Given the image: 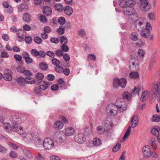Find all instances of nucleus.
I'll return each mask as SVG.
<instances>
[{
    "mask_svg": "<svg viewBox=\"0 0 160 160\" xmlns=\"http://www.w3.org/2000/svg\"><path fill=\"white\" fill-rule=\"evenodd\" d=\"M151 94L152 95L150 98V102H153L157 98L158 102L160 101V78L159 82L157 84H153L151 87Z\"/></svg>",
    "mask_w": 160,
    "mask_h": 160,
    "instance_id": "f257e3e1",
    "label": "nucleus"
},
{
    "mask_svg": "<svg viewBox=\"0 0 160 160\" xmlns=\"http://www.w3.org/2000/svg\"><path fill=\"white\" fill-rule=\"evenodd\" d=\"M126 4L124 1L121 0L119 2V5L123 8V13L127 16H131L135 12V9L131 6H128Z\"/></svg>",
    "mask_w": 160,
    "mask_h": 160,
    "instance_id": "f03ea898",
    "label": "nucleus"
},
{
    "mask_svg": "<svg viewBox=\"0 0 160 160\" xmlns=\"http://www.w3.org/2000/svg\"><path fill=\"white\" fill-rule=\"evenodd\" d=\"M114 105L121 112H123L126 110L127 107V104L125 100L122 98L117 99L115 102Z\"/></svg>",
    "mask_w": 160,
    "mask_h": 160,
    "instance_id": "7ed1b4c3",
    "label": "nucleus"
},
{
    "mask_svg": "<svg viewBox=\"0 0 160 160\" xmlns=\"http://www.w3.org/2000/svg\"><path fill=\"white\" fill-rule=\"evenodd\" d=\"M127 83L126 79L125 78L119 79L115 78L113 80V86L116 88L119 86L123 88L125 87Z\"/></svg>",
    "mask_w": 160,
    "mask_h": 160,
    "instance_id": "20e7f679",
    "label": "nucleus"
},
{
    "mask_svg": "<svg viewBox=\"0 0 160 160\" xmlns=\"http://www.w3.org/2000/svg\"><path fill=\"white\" fill-rule=\"evenodd\" d=\"M43 145L45 150H49L54 147V142L51 138H46L43 141Z\"/></svg>",
    "mask_w": 160,
    "mask_h": 160,
    "instance_id": "39448f33",
    "label": "nucleus"
},
{
    "mask_svg": "<svg viewBox=\"0 0 160 160\" xmlns=\"http://www.w3.org/2000/svg\"><path fill=\"white\" fill-rule=\"evenodd\" d=\"M118 111L119 110L115 106L114 104H113L110 107L107 108V113L111 116L116 115Z\"/></svg>",
    "mask_w": 160,
    "mask_h": 160,
    "instance_id": "423d86ee",
    "label": "nucleus"
},
{
    "mask_svg": "<svg viewBox=\"0 0 160 160\" xmlns=\"http://www.w3.org/2000/svg\"><path fill=\"white\" fill-rule=\"evenodd\" d=\"M140 7L142 10L147 11L149 9L150 7L148 0H140Z\"/></svg>",
    "mask_w": 160,
    "mask_h": 160,
    "instance_id": "0eeeda50",
    "label": "nucleus"
},
{
    "mask_svg": "<svg viewBox=\"0 0 160 160\" xmlns=\"http://www.w3.org/2000/svg\"><path fill=\"white\" fill-rule=\"evenodd\" d=\"M75 139L76 142L79 143H83L86 140L84 135L82 133L76 135Z\"/></svg>",
    "mask_w": 160,
    "mask_h": 160,
    "instance_id": "6e6552de",
    "label": "nucleus"
},
{
    "mask_svg": "<svg viewBox=\"0 0 160 160\" xmlns=\"http://www.w3.org/2000/svg\"><path fill=\"white\" fill-rule=\"evenodd\" d=\"M12 131H15L21 135H23L25 134L24 131L22 127L19 126H16V125L12 126Z\"/></svg>",
    "mask_w": 160,
    "mask_h": 160,
    "instance_id": "1a4fd4ad",
    "label": "nucleus"
},
{
    "mask_svg": "<svg viewBox=\"0 0 160 160\" xmlns=\"http://www.w3.org/2000/svg\"><path fill=\"white\" fill-rule=\"evenodd\" d=\"M10 119L12 123L14 125L19 124L21 122L20 118L17 115H12Z\"/></svg>",
    "mask_w": 160,
    "mask_h": 160,
    "instance_id": "9d476101",
    "label": "nucleus"
},
{
    "mask_svg": "<svg viewBox=\"0 0 160 160\" xmlns=\"http://www.w3.org/2000/svg\"><path fill=\"white\" fill-rule=\"evenodd\" d=\"M22 57L27 63L31 64L32 63L33 60L32 58L30 57V55L27 52H24L22 53Z\"/></svg>",
    "mask_w": 160,
    "mask_h": 160,
    "instance_id": "9b49d317",
    "label": "nucleus"
},
{
    "mask_svg": "<svg viewBox=\"0 0 160 160\" xmlns=\"http://www.w3.org/2000/svg\"><path fill=\"white\" fill-rule=\"evenodd\" d=\"M44 77L43 74L41 73L38 72L35 75V84H39L40 82L43 80H42Z\"/></svg>",
    "mask_w": 160,
    "mask_h": 160,
    "instance_id": "f8f14e48",
    "label": "nucleus"
},
{
    "mask_svg": "<svg viewBox=\"0 0 160 160\" xmlns=\"http://www.w3.org/2000/svg\"><path fill=\"white\" fill-rule=\"evenodd\" d=\"M138 117L137 115H134L132 118L131 123L132 124L131 127L134 128L138 124Z\"/></svg>",
    "mask_w": 160,
    "mask_h": 160,
    "instance_id": "ddd939ff",
    "label": "nucleus"
},
{
    "mask_svg": "<svg viewBox=\"0 0 160 160\" xmlns=\"http://www.w3.org/2000/svg\"><path fill=\"white\" fill-rule=\"evenodd\" d=\"M75 130L72 127H68L65 130L66 135L68 136H71L74 134Z\"/></svg>",
    "mask_w": 160,
    "mask_h": 160,
    "instance_id": "4468645a",
    "label": "nucleus"
},
{
    "mask_svg": "<svg viewBox=\"0 0 160 160\" xmlns=\"http://www.w3.org/2000/svg\"><path fill=\"white\" fill-rule=\"evenodd\" d=\"M104 124L105 127L108 128L113 126V122L110 118L107 117L104 121Z\"/></svg>",
    "mask_w": 160,
    "mask_h": 160,
    "instance_id": "2eb2a0df",
    "label": "nucleus"
},
{
    "mask_svg": "<svg viewBox=\"0 0 160 160\" xmlns=\"http://www.w3.org/2000/svg\"><path fill=\"white\" fill-rule=\"evenodd\" d=\"M34 141L36 146L39 149H41L43 146V141L39 138L35 139Z\"/></svg>",
    "mask_w": 160,
    "mask_h": 160,
    "instance_id": "dca6fc26",
    "label": "nucleus"
},
{
    "mask_svg": "<svg viewBox=\"0 0 160 160\" xmlns=\"http://www.w3.org/2000/svg\"><path fill=\"white\" fill-rule=\"evenodd\" d=\"M43 12L47 16H49L52 13V9L50 7L44 6L43 8Z\"/></svg>",
    "mask_w": 160,
    "mask_h": 160,
    "instance_id": "f3484780",
    "label": "nucleus"
},
{
    "mask_svg": "<svg viewBox=\"0 0 160 160\" xmlns=\"http://www.w3.org/2000/svg\"><path fill=\"white\" fill-rule=\"evenodd\" d=\"M64 124L62 121H58L55 122L54 124V128L56 129L59 130L62 128Z\"/></svg>",
    "mask_w": 160,
    "mask_h": 160,
    "instance_id": "a211bd4d",
    "label": "nucleus"
},
{
    "mask_svg": "<svg viewBox=\"0 0 160 160\" xmlns=\"http://www.w3.org/2000/svg\"><path fill=\"white\" fill-rule=\"evenodd\" d=\"M22 19L25 22H29L31 20V16L29 13H25L22 16Z\"/></svg>",
    "mask_w": 160,
    "mask_h": 160,
    "instance_id": "6ab92c4d",
    "label": "nucleus"
},
{
    "mask_svg": "<svg viewBox=\"0 0 160 160\" xmlns=\"http://www.w3.org/2000/svg\"><path fill=\"white\" fill-rule=\"evenodd\" d=\"M64 12L66 15L70 16L73 13L72 8L69 6H66L64 8Z\"/></svg>",
    "mask_w": 160,
    "mask_h": 160,
    "instance_id": "aec40b11",
    "label": "nucleus"
},
{
    "mask_svg": "<svg viewBox=\"0 0 160 160\" xmlns=\"http://www.w3.org/2000/svg\"><path fill=\"white\" fill-rule=\"evenodd\" d=\"M144 24L142 21L139 20L137 21L135 23V27L138 30H140L144 27Z\"/></svg>",
    "mask_w": 160,
    "mask_h": 160,
    "instance_id": "412c9836",
    "label": "nucleus"
},
{
    "mask_svg": "<svg viewBox=\"0 0 160 160\" xmlns=\"http://www.w3.org/2000/svg\"><path fill=\"white\" fill-rule=\"evenodd\" d=\"M129 37L132 41H137L138 39V33L136 32H132L129 35Z\"/></svg>",
    "mask_w": 160,
    "mask_h": 160,
    "instance_id": "4be33fe9",
    "label": "nucleus"
},
{
    "mask_svg": "<svg viewBox=\"0 0 160 160\" xmlns=\"http://www.w3.org/2000/svg\"><path fill=\"white\" fill-rule=\"evenodd\" d=\"M148 91L147 90H145L143 92L140 98V100L142 102L148 99Z\"/></svg>",
    "mask_w": 160,
    "mask_h": 160,
    "instance_id": "5701e85b",
    "label": "nucleus"
},
{
    "mask_svg": "<svg viewBox=\"0 0 160 160\" xmlns=\"http://www.w3.org/2000/svg\"><path fill=\"white\" fill-rule=\"evenodd\" d=\"M160 128L157 126L153 127L151 129V132L153 135H156L158 134Z\"/></svg>",
    "mask_w": 160,
    "mask_h": 160,
    "instance_id": "b1692460",
    "label": "nucleus"
},
{
    "mask_svg": "<svg viewBox=\"0 0 160 160\" xmlns=\"http://www.w3.org/2000/svg\"><path fill=\"white\" fill-rule=\"evenodd\" d=\"M16 79L20 86H22L24 85L25 78L23 77L19 76L18 77H17L16 78Z\"/></svg>",
    "mask_w": 160,
    "mask_h": 160,
    "instance_id": "393cba45",
    "label": "nucleus"
},
{
    "mask_svg": "<svg viewBox=\"0 0 160 160\" xmlns=\"http://www.w3.org/2000/svg\"><path fill=\"white\" fill-rule=\"evenodd\" d=\"M39 87L42 90H46L48 87V84L44 81H43L40 83Z\"/></svg>",
    "mask_w": 160,
    "mask_h": 160,
    "instance_id": "a878e982",
    "label": "nucleus"
},
{
    "mask_svg": "<svg viewBox=\"0 0 160 160\" xmlns=\"http://www.w3.org/2000/svg\"><path fill=\"white\" fill-rule=\"evenodd\" d=\"M131 94L128 92H124L122 94V98L124 100L126 99L127 100H129L132 97Z\"/></svg>",
    "mask_w": 160,
    "mask_h": 160,
    "instance_id": "bb28decb",
    "label": "nucleus"
},
{
    "mask_svg": "<svg viewBox=\"0 0 160 160\" xmlns=\"http://www.w3.org/2000/svg\"><path fill=\"white\" fill-rule=\"evenodd\" d=\"M25 83L32 84L35 83V79L30 77H27L25 78Z\"/></svg>",
    "mask_w": 160,
    "mask_h": 160,
    "instance_id": "cd10ccee",
    "label": "nucleus"
},
{
    "mask_svg": "<svg viewBox=\"0 0 160 160\" xmlns=\"http://www.w3.org/2000/svg\"><path fill=\"white\" fill-rule=\"evenodd\" d=\"M132 57V56L131 57V60L129 62V68L131 69L132 66H134L135 64V62H137L138 61L137 57Z\"/></svg>",
    "mask_w": 160,
    "mask_h": 160,
    "instance_id": "c85d7f7f",
    "label": "nucleus"
},
{
    "mask_svg": "<svg viewBox=\"0 0 160 160\" xmlns=\"http://www.w3.org/2000/svg\"><path fill=\"white\" fill-rule=\"evenodd\" d=\"M54 8L56 10L59 12H62L64 9V7L62 4L60 3L56 4L54 6Z\"/></svg>",
    "mask_w": 160,
    "mask_h": 160,
    "instance_id": "c756f323",
    "label": "nucleus"
},
{
    "mask_svg": "<svg viewBox=\"0 0 160 160\" xmlns=\"http://www.w3.org/2000/svg\"><path fill=\"white\" fill-rule=\"evenodd\" d=\"M3 127L4 129L8 132L12 131V129H13L12 126H11L9 123H4Z\"/></svg>",
    "mask_w": 160,
    "mask_h": 160,
    "instance_id": "7c9ffc66",
    "label": "nucleus"
},
{
    "mask_svg": "<svg viewBox=\"0 0 160 160\" xmlns=\"http://www.w3.org/2000/svg\"><path fill=\"white\" fill-rule=\"evenodd\" d=\"M129 76L132 79H138L139 78V74L137 72H131L129 74Z\"/></svg>",
    "mask_w": 160,
    "mask_h": 160,
    "instance_id": "2f4dec72",
    "label": "nucleus"
},
{
    "mask_svg": "<svg viewBox=\"0 0 160 160\" xmlns=\"http://www.w3.org/2000/svg\"><path fill=\"white\" fill-rule=\"evenodd\" d=\"M105 131V128L102 126H99L97 128V132L99 135H101L103 134L104 132Z\"/></svg>",
    "mask_w": 160,
    "mask_h": 160,
    "instance_id": "473e14b6",
    "label": "nucleus"
},
{
    "mask_svg": "<svg viewBox=\"0 0 160 160\" xmlns=\"http://www.w3.org/2000/svg\"><path fill=\"white\" fill-rule=\"evenodd\" d=\"M93 144L95 146H99L102 144L101 141L98 138H95L93 140Z\"/></svg>",
    "mask_w": 160,
    "mask_h": 160,
    "instance_id": "72a5a7b5",
    "label": "nucleus"
},
{
    "mask_svg": "<svg viewBox=\"0 0 160 160\" xmlns=\"http://www.w3.org/2000/svg\"><path fill=\"white\" fill-rule=\"evenodd\" d=\"M39 67L43 70H46L48 68V65L45 62H41L39 64Z\"/></svg>",
    "mask_w": 160,
    "mask_h": 160,
    "instance_id": "f704fd0d",
    "label": "nucleus"
},
{
    "mask_svg": "<svg viewBox=\"0 0 160 160\" xmlns=\"http://www.w3.org/2000/svg\"><path fill=\"white\" fill-rule=\"evenodd\" d=\"M65 27L62 25L59 26V28L57 30V32L60 35L63 34L65 32Z\"/></svg>",
    "mask_w": 160,
    "mask_h": 160,
    "instance_id": "c9c22d12",
    "label": "nucleus"
},
{
    "mask_svg": "<svg viewBox=\"0 0 160 160\" xmlns=\"http://www.w3.org/2000/svg\"><path fill=\"white\" fill-rule=\"evenodd\" d=\"M151 149H148L147 151L142 152L143 156L146 158H148L151 156Z\"/></svg>",
    "mask_w": 160,
    "mask_h": 160,
    "instance_id": "e433bc0d",
    "label": "nucleus"
},
{
    "mask_svg": "<svg viewBox=\"0 0 160 160\" xmlns=\"http://www.w3.org/2000/svg\"><path fill=\"white\" fill-rule=\"evenodd\" d=\"M124 2H125L126 4H128V6H132V7L136 3L134 0H128L127 1H124Z\"/></svg>",
    "mask_w": 160,
    "mask_h": 160,
    "instance_id": "4c0bfd02",
    "label": "nucleus"
},
{
    "mask_svg": "<svg viewBox=\"0 0 160 160\" xmlns=\"http://www.w3.org/2000/svg\"><path fill=\"white\" fill-rule=\"evenodd\" d=\"M60 42L62 44H66L68 42V39L65 36H61L60 38Z\"/></svg>",
    "mask_w": 160,
    "mask_h": 160,
    "instance_id": "58836bf2",
    "label": "nucleus"
},
{
    "mask_svg": "<svg viewBox=\"0 0 160 160\" xmlns=\"http://www.w3.org/2000/svg\"><path fill=\"white\" fill-rule=\"evenodd\" d=\"M38 17L39 18V20L40 21V22L43 23H45L47 22V19L45 16H43L42 15L38 14Z\"/></svg>",
    "mask_w": 160,
    "mask_h": 160,
    "instance_id": "ea45409f",
    "label": "nucleus"
},
{
    "mask_svg": "<svg viewBox=\"0 0 160 160\" xmlns=\"http://www.w3.org/2000/svg\"><path fill=\"white\" fill-rule=\"evenodd\" d=\"M33 40L35 43L38 44H40L42 42L41 38L38 36L35 37L33 39Z\"/></svg>",
    "mask_w": 160,
    "mask_h": 160,
    "instance_id": "a19ab883",
    "label": "nucleus"
},
{
    "mask_svg": "<svg viewBox=\"0 0 160 160\" xmlns=\"http://www.w3.org/2000/svg\"><path fill=\"white\" fill-rule=\"evenodd\" d=\"M3 78L5 80L10 81L12 80V77L11 75L8 73L4 74Z\"/></svg>",
    "mask_w": 160,
    "mask_h": 160,
    "instance_id": "79ce46f5",
    "label": "nucleus"
},
{
    "mask_svg": "<svg viewBox=\"0 0 160 160\" xmlns=\"http://www.w3.org/2000/svg\"><path fill=\"white\" fill-rule=\"evenodd\" d=\"M58 22L59 24L62 26L65 23L66 20L64 17H61L58 18Z\"/></svg>",
    "mask_w": 160,
    "mask_h": 160,
    "instance_id": "37998d69",
    "label": "nucleus"
},
{
    "mask_svg": "<svg viewBox=\"0 0 160 160\" xmlns=\"http://www.w3.org/2000/svg\"><path fill=\"white\" fill-rule=\"evenodd\" d=\"M51 62L53 64L56 66H58L60 63V61L54 58L52 59Z\"/></svg>",
    "mask_w": 160,
    "mask_h": 160,
    "instance_id": "c03bdc74",
    "label": "nucleus"
},
{
    "mask_svg": "<svg viewBox=\"0 0 160 160\" xmlns=\"http://www.w3.org/2000/svg\"><path fill=\"white\" fill-rule=\"evenodd\" d=\"M30 53L34 57H37L39 56V52L36 49H32L30 51Z\"/></svg>",
    "mask_w": 160,
    "mask_h": 160,
    "instance_id": "a18cd8bd",
    "label": "nucleus"
},
{
    "mask_svg": "<svg viewBox=\"0 0 160 160\" xmlns=\"http://www.w3.org/2000/svg\"><path fill=\"white\" fill-rule=\"evenodd\" d=\"M25 40L27 44H30L32 41V38L30 36H27L25 37Z\"/></svg>",
    "mask_w": 160,
    "mask_h": 160,
    "instance_id": "49530a36",
    "label": "nucleus"
},
{
    "mask_svg": "<svg viewBox=\"0 0 160 160\" xmlns=\"http://www.w3.org/2000/svg\"><path fill=\"white\" fill-rule=\"evenodd\" d=\"M145 28L148 33H149L150 32V30L152 29L151 24L147 22Z\"/></svg>",
    "mask_w": 160,
    "mask_h": 160,
    "instance_id": "de8ad7c7",
    "label": "nucleus"
},
{
    "mask_svg": "<svg viewBox=\"0 0 160 160\" xmlns=\"http://www.w3.org/2000/svg\"><path fill=\"white\" fill-rule=\"evenodd\" d=\"M152 119V121L153 122H159L160 121V117H159L157 114H155L153 115Z\"/></svg>",
    "mask_w": 160,
    "mask_h": 160,
    "instance_id": "09e8293b",
    "label": "nucleus"
},
{
    "mask_svg": "<svg viewBox=\"0 0 160 160\" xmlns=\"http://www.w3.org/2000/svg\"><path fill=\"white\" fill-rule=\"evenodd\" d=\"M23 152L24 154L28 158H31L32 157V155L29 151L26 149L23 150Z\"/></svg>",
    "mask_w": 160,
    "mask_h": 160,
    "instance_id": "8fccbe9b",
    "label": "nucleus"
},
{
    "mask_svg": "<svg viewBox=\"0 0 160 160\" xmlns=\"http://www.w3.org/2000/svg\"><path fill=\"white\" fill-rule=\"evenodd\" d=\"M121 146V145L120 143H118L113 148L112 151L113 152H116L120 148Z\"/></svg>",
    "mask_w": 160,
    "mask_h": 160,
    "instance_id": "3c124183",
    "label": "nucleus"
},
{
    "mask_svg": "<svg viewBox=\"0 0 160 160\" xmlns=\"http://www.w3.org/2000/svg\"><path fill=\"white\" fill-rule=\"evenodd\" d=\"M55 53L57 56L60 57L63 55V52L60 49H57L56 50Z\"/></svg>",
    "mask_w": 160,
    "mask_h": 160,
    "instance_id": "603ef678",
    "label": "nucleus"
},
{
    "mask_svg": "<svg viewBox=\"0 0 160 160\" xmlns=\"http://www.w3.org/2000/svg\"><path fill=\"white\" fill-rule=\"evenodd\" d=\"M61 48L62 51L67 52L69 50V47L66 45V44H62L61 46Z\"/></svg>",
    "mask_w": 160,
    "mask_h": 160,
    "instance_id": "864d4df0",
    "label": "nucleus"
},
{
    "mask_svg": "<svg viewBox=\"0 0 160 160\" xmlns=\"http://www.w3.org/2000/svg\"><path fill=\"white\" fill-rule=\"evenodd\" d=\"M26 76L29 77L32 76L31 72L29 70H27L25 69L23 72Z\"/></svg>",
    "mask_w": 160,
    "mask_h": 160,
    "instance_id": "5fc2aeb1",
    "label": "nucleus"
},
{
    "mask_svg": "<svg viewBox=\"0 0 160 160\" xmlns=\"http://www.w3.org/2000/svg\"><path fill=\"white\" fill-rule=\"evenodd\" d=\"M46 54L49 57L53 58L55 56L54 53L52 51H48L46 53Z\"/></svg>",
    "mask_w": 160,
    "mask_h": 160,
    "instance_id": "6e6d98bb",
    "label": "nucleus"
},
{
    "mask_svg": "<svg viewBox=\"0 0 160 160\" xmlns=\"http://www.w3.org/2000/svg\"><path fill=\"white\" fill-rule=\"evenodd\" d=\"M140 90L141 89L140 88H137L136 87H134L133 89L131 91V92L133 93L136 91V93L138 95Z\"/></svg>",
    "mask_w": 160,
    "mask_h": 160,
    "instance_id": "4d7b16f0",
    "label": "nucleus"
},
{
    "mask_svg": "<svg viewBox=\"0 0 160 160\" xmlns=\"http://www.w3.org/2000/svg\"><path fill=\"white\" fill-rule=\"evenodd\" d=\"M130 133L128 132H125L124 136L121 139V141L122 142H124L125 141L126 138L128 137Z\"/></svg>",
    "mask_w": 160,
    "mask_h": 160,
    "instance_id": "13d9d810",
    "label": "nucleus"
},
{
    "mask_svg": "<svg viewBox=\"0 0 160 160\" xmlns=\"http://www.w3.org/2000/svg\"><path fill=\"white\" fill-rule=\"evenodd\" d=\"M88 58L89 60H92L94 61L96 60V57L94 54H89L88 56Z\"/></svg>",
    "mask_w": 160,
    "mask_h": 160,
    "instance_id": "bf43d9fd",
    "label": "nucleus"
},
{
    "mask_svg": "<svg viewBox=\"0 0 160 160\" xmlns=\"http://www.w3.org/2000/svg\"><path fill=\"white\" fill-rule=\"evenodd\" d=\"M57 67L55 68V71L59 73H60L62 72L63 71V68L61 66H57Z\"/></svg>",
    "mask_w": 160,
    "mask_h": 160,
    "instance_id": "052dcab7",
    "label": "nucleus"
},
{
    "mask_svg": "<svg viewBox=\"0 0 160 160\" xmlns=\"http://www.w3.org/2000/svg\"><path fill=\"white\" fill-rule=\"evenodd\" d=\"M144 52L142 49H139L138 50V55L140 57L142 58L144 56Z\"/></svg>",
    "mask_w": 160,
    "mask_h": 160,
    "instance_id": "680f3d73",
    "label": "nucleus"
},
{
    "mask_svg": "<svg viewBox=\"0 0 160 160\" xmlns=\"http://www.w3.org/2000/svg\"><path fill=\"white\" fill-rule=\"evenodd\" d=\"M25 68L22 66H19L16 68L17 71L19 72L22 73Z\"/></svg>",
    "mask_w": 160,
    "mask_h": 160,
    "instance_id": "e2e57ef3",
    "label": "nucleus"
},
{
    "mask_svg": "<svg viewBox=\"0 0 160 160\" xmlns=\"http://www.w3.org/2000/svg\"><path fill=\"white\" fill-rule=\"evenodd\" d=\"M47 78L49 80L52 81L54 80L55 77L53 74H49L47 75Z\"/></svg>",
    "mask_w": 160,
    "mask_h": 160,
    "instance_id": "0e129e2a",
    "label": "nucleus"
},
{
    "mask_svg": "<svg viewBox=\"0 0 160 160\" xmlns=\"http://www.w3.org/2000/svg\"><path fill=\"white\" fill-rule=\"evenodd\" d=\"M62 56L63 58L65 61L68 62L70 60V57L68 54L65 53L63 54Z\"/></svg>",
    "mask_w": 160,
    "mask_h": 160,
    "instance_id": "69168bd1",
    "label": "nucleus"
},
{
    "mask_svg": "<svg viewBox=\"0 0 160 160\" xmlns=\"http://www.w3.org/2000/svg\"><path fill=\"white\" fill-rule=\"evenodd\" d=\"M14 58L15 59L19 61H21L22 59V57L20 55L17 54L14 55Z\"/></svg>",
    "mask_w": 160,
    "mask_h": 160,
    "instance_id": "338daca9",
    "label": "nucleus"
},
{
    "mask_svg": "<svg viewBox=\"0 0 160 160\" xmlns=\"http://www.w3.org/2000/svg\"><path fill=\"white\" fill-rule=\"evenodd\" d=\"M58 89V86L56 84H53L51 87V89L53 91H56Z\"/></svg>",
    "mask_w": 160,
    "mask_h": 160,
    "instance_id": "774afa93",
    "label": "nucleus"
}]
</instances>
